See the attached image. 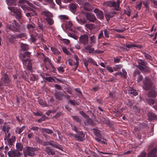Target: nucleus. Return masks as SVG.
<instances>
[{
  "instance_id": "f257e3e1",
  "label": "nucleus",
  "mask_w": 157,
  "mask_h": 157,
  "mask_svg": "<svg viewBox=\"0 0 157 157\" xmlns=\"http://www.w3.org/2000/svg\"><path fill=\"white\" fill-rule=\"evenodd\" d=\"M138 63L139 65L136 67L141 71L144 72H149L150 71L149 68L146 66L147 64V62L140 59L138 60Z\"/></svg>"
},
{
  "instance_id": "f03ea898",
  "label": "nucleus",
  "mask_w": 157,
  "mask_h": 157,
  "mask_svg": "<svg viewBox=\"0 0 157 157\" xmlns=\"http://www.w3.org/2000/svg\"><path fill=\"white\" fill-rule=\"evenodd\" d=\"M8 9L14 14V16L16 19L20 21L22 17L21 10L17 7H8Z\"/></svg>"
},
{
  "instance_id": "7ed1b4c3",
  "label": "nucleus",
  "mask_w": 157,
  "mask_h": 157,
  "mask_svg": "<svg viewBox=\"0 0 157 157\" xmlns=\"http://www.w3.org/2000/svg\"><path fill=\"white\" fill-rule=\"evenodd\" d=\"M143 88L145 90H148L151 89L153 87V83L151 80L147 77L145 78L143 81Z\"/></svg>"
},
{
  "instance_id": "20e7f679",
  "label": "nucleus",
  "mask_w": 157,
  "mask_h": 157,
  "mask_svg": "<svg viewBox=\"0 0 157 157\" xmlns=\"http://www.w3.org/2000/svg\"><path fill=\"white\" fill-rule=\"evenodd\" d=\"M8 28L13 32H19L21 29V25L19 23L14 20L11 25L9 26Z\"/></svg>"
},
{
  "instance_id": "39448f33",
  "label": "nucleus",
  "mask_w": 157,
  "mask_h": 157,
  "mask_svg": "<svg viewBox=\"0 0 157 157\" xmlns=\"http://www.w3.org/2000/svg\"><path fill=\"white\" fill-rule=\"evenodd\" d=\"M38 148L36 147L27 146L26 149L24 150L26 151V154L29 156H33L36 155L34 152L38 151Z\"/></svg>"
},
{
  "instance_id": "423d86ee",
  "label": "nucleus",
  "mask_w": 157,
  "mask_h": 157,
  "mask_svg": "<svg viewBox=\"0 0 157 157\" xmlns=\"http://www.w3.org/2000/svg\"><path fill=\"white\" fill-rule=\"evenodd\" d=\"M9 157H21L22 153L16 149L12 150L8 153Z\"/></svg>"
},
{
  "instance_id": "0eeeda50",
  "label": "nucleus",
  "mask_w": 157,
  "mask_h": 157,
  "mask_svg": "<svg viewBox=\"0 0 157 157\" xmlns=\"http://www.w3.org/2000/svg\"><path fill=\"white\" fill-rule=\"evenodd\" d=\"M64 94H66V93L64 91L61 92L60 91L56 90L55 96V98L57 100L59 101H62L63 99V97L64 95Z\"/></svg>"
},
{
  "instance_id": "6e6552de",
  "label": "nucleus",
  "mask_w": 157,
  "mask_h": 157,
  "mask_svg": "<svg viewBox=\"0 0 157 157\" xmlns=\"http://www.w3.org/2000/svg\"><path fill=\"white\" fill-rule=\"evenodd\" d=\"M88 41V36L86 35L81 36L79 38V42L80 43L84 45L87 44Z\"/></svg>"
},
{
  "instance_id": "1a4fd4ad",
  "label": "nucleus",
  "mask_w": 157,
  "mask_h": 157,
  "mask_svg": "<svg viewBox=\"0 0 157 157\" xmlns=\"http://www.w3.org/2000/svg\"><path fill=\"white\" fill-rule=\"evenodd\" d=\"M86 17L87 20L93 22H94L97 20L95 15L91 13H87L86 14Z\"/></svg>"
},
{
  "instance_id": "9d476101",
  "label": "nucleus",
  "mask_w": 157,
  "mask_h": 157,
  "mask_svg": "<svg viewBox=\"0 0 157 157\" xmlns=\"http://www.w3.org/2000/svg\"><path fill=\"white\" fill-rule=\"evenodd\" d=\"M74 137L78 140L82 141L84 139L85 135L82 131L77 132V134L74 135Z\"/></svg>"
},
{
  "instance_id": "9b49d317",
  "label": "nucleus",
  "mask_w": 157,
  "mask_h": 157,
  "mask_svg": "<svg viewBox=\"0 0 157 157\" xmlns=\"http://www.w3.org/2000/svg\"><path fill=\"white\" fill-rule=\"evenodd\" d=\"M151 90L147 94V95L149 97L155 98L156 96V93L155 91V87H153L150 89Z\"/></svg>"
},
{
  "instance_id": "f8f14e48",
  "label": "nucleus",
  "mask_w": 157,
  "mask_h": 157,
  "mask_svg": "<svg viewBox=\"0 0 157 157\" xmlns=\"http://www.w3.org/2000/svg\"><path fill=\"white\" fill-rule=\"evenodd\" d=\"M94 12L96 14L98 18L99 19H102L104 17L103 13L101 11L99 10L98 9H95Z\"/></svg>"
},
{
  "instance_id": "ddd939ff",
  "label": "nucleus",
  "mask_w": 157,
  "mask_h": 157,
  "mask_svg": "<svg viewBox=\"0 0 157 157\" xmlns=\"http://www.w3.org/2000/svg\"><path fill=\"white\" fill-rule=\"evenodd\" d=\"M52 141H47L44 142L43 143V145L44 146H47L48 145H50L52 146V147L60 149V146L52 142Z\"/></svg>"
},
{
  "instance_id": "4468645a",
  "label": "nucleus",
  "mask_w": 157,
  "mask_h": 157,
  "mask_svg": "<svg viewBox=\"0 0 157 157\" xmlns=\"http://www.w3.org/2000/svg\"><path fill=\"white\" fill-rule=\"evenodd\" d=\"M1 79L5 83L8 84L10 82L9 78L8 75L6 74H4L2 75Z\"/></svg>"
},
{
  "instance_id": "2eb2a0df",
  "label": "nucleus",
  "mask_w": 157,
  "mask_h": 157,
  "mask_svg": "<svg viewBox=\"0 0 157 157\" xmlns=\"http://www.w3.org/2000/svg\"><path fill=\"white\" fill-rule=\"evenodd\" d=\"M148 157H157V147L152 149L148 154Z\"/></svg>"
},
{
  "instance_id": "dca6fc26",
  "label": "nucleus",
  "mask_w": 157,
  "mask_h": 157,
  "mask_svg": "<svg viewBox=\"0 0 157 157\" xmlns=\"http://www.w3.org/2000/svg\"><path fill=\"white\" fill-rule=\"evenodd\" d=\"M117 14V13L115 12H111L105 15V17L107 21L110 20V19L114 17L115 15Z\"/></svg>"
},
{
  "instance_id": "f3484780",
  "label": "nucleus",
  "mask_w": 157,
  "mask_h": 157,
  "mask_svg": "<svg viewBox=\"0 0 157 157\" xmlns=\"http://www.w3.org/2000/svg\"><path fill=\"white\" fill-rule=\"evenodd\" d=\"M30 54L31 52H25L23 54L20 53L19 55V56L21 60H23V59H25L26 57H29Z\"/></svg>"
},
{
  "instance_id": "a211bd4d",
  "label": "nucleus",
  "mask_w": 157,
  "mask_h": 157,
  "mask_svg": "<svg viewBox=\"0 0 157 157\" xmlns=\"http://www.w3.org/2000/svg\"><path fill=\"white\" fill-rule=\"evenodd\" d=\"M148 118L150 121L157 119V116L153 113H149L148 114Z\"/></svg>"
},
{
  "instance_id": "6ab92c4d",
  "label": "nucleus",
  "mask_w": 157,
  "mask_h": 157,
  "mask_svg": "<svg viewBox=\"0 0 157 157\" xmlns=\"http://www.w3.org/2000/svg\"><path fill=\"white\" fill-rule=\"evenodd\" d=\"M93 46V44H88L84 47V49L86 50H89V53H94L95 51L94 48H92L91 47Z\"/></svg>"
},
{
  "instance_id": "aec40b11",
  "label": "nucleus",
  "mask_w": 157,
  "mask_h": 157,
  "mask_svg": "<svg viewBox=\"0 0 157 157\" xmlns=\"http://www.w3.org/2000/svg\"><path fill=\"white\" fill-rule=\"evenodd\" d=\"M7 140L8 145L12 146L13 145V143L16 140V137L15 136H12L10 139H8Z\"/></svg>"
},
{
  "instance_id": "412c9836",
  "label": "nucleus",
  "mask_w": 157,
  "mask_h": 157,
  "mask_svg": "<svg viewBox=\"0 0 157 157\" xmlns=\"http://www.w3.org/2000/svg\"><path fill=\"white\" fill-rule=\"evenodd\" d=\"M41 14L43 16H46L47 18H52L53 15L48 11H45L41 13Z\"/></svg>"
},
{
  "instance_id": "4be33fe9",
  "label": "nucleus",
  "mask_w": 157,
  "mask_h": 157,
  "mask_svg": "<svg viewBox=\"0 0 157 157\" xmlns=\"http://www.w3.org/2000/svg\"><path fill=\"white\" fill-rule=\"evenodd\" d=\"M29 10L32 11L33 12H29L27 13L26 14V16L27 17H31L32 16H34L35 15H36L37 14L35 11L33 9L29 8L28 9Z\"/></svg>"
},
{
  "instance_id": "5701e85b",
  "label": "nucleus",
  "mask_w": 157,
  "mask_h": 157,
  "mask_svg": "<svg viewBox=\"0 0 157 157\" xmlns=\"http://www.w3.org/2000/svg\"><path fill=\"white\" fill-rule=\"evenodd\" d=\"M21 51H27L29 49V48L28 45L26 44H23L21 43Z\"/></svg>"
},
{
  "instance_id": "b1692460",
  "label": "nucleus",
  "mask_w": 157,
  "mask_h": 157,
  "mask_svg": "<svg viewBox=\"0 0 157 157\" xmlns=\"http://www.w3.org/2000/svg\"><path fill=\"white\" fill-rule=\"evenodd\" d=\"M45 151L49 155H53L55 154V151L49 147H46L45 148Z\"/></svg>"
},
{
  "instance_id": "393cba45",
  "label": "nucleus",
  "mask_w": 157,
  "mask_h": 157,
  "mask_svg": "<svg viewBox=\"0 0 157 157\" xmlns=\"http://www.w3.org/2000/svg\"><path fill=\"white\" fill-rule=\"evenodd\" d=\"M84 9L87 11H90L93 9L92 7L88 2H86L84 5Z\"/></svg>"
},
{
  "instance_id": "a878e982",
  "label": "nucleus",
  "mask_w": 157,
  "mask_h": 157,
  "mask_svg": "<svg viewBox=\"0 0 157 157\" xmlns=\"http://www.w3.org/2000/svg\"><path fill=\"white\" fill-rule=\"evenodd\" d=\"M16 150H18L19 151H22L23 149V145L21 143H17L16 144Z\"/></svg>"
},
{
  "instance_id": "bb28decb",
  "label": "nucleus",
  "mask_w": 157,
  "mask_h": 157,
  "mask_svg": "<svg viewBox=\"0 0 157 157\" xmlns=\"http://www.w3.org/2000/svg\"><path fill=\"white\" fill-rule=\"evenodd\" d=\"M85 27L90 30H91L95 28L94 25L92 24H86L85 25Z\"/></svg>"
},
{
  "instance_id": "cd10ccee",
  "label": "nucleus",
  "mask_w": 157,
  "mask_h": 157,
  "mask_svg": "<svg viewBox=\"0 0 157 157\" xmlns=\"http://www.w3.org/2000/svg\"><path fill=\"white\" fill-rule=\"evenodd\" d=\"M19 2L20 3H26L29 6L33 8H35V6L33 4L26 1V0H20Z\"/></svg>"
},
{
  "instance_id": "c85d7f7f",
  "label": "nucleus",
  "mask_w": 157,
  "mask_h": 157,
  "mask_svg": "<svg viewBox=\"0 0 157 157\" xmlns=\"http://www.w3.org/2000/svg\"><path fill=\"white\" fill-rule=\"evenodd\" d=\"M93 129L95 135L97 137L102 138V136L99 132V130L96 128H93Z\"/></svg>"
},
{
  "instance_id": "c756f323",
  "label": "nucleus",
  "mask_w": 157,
  "mask_h": 157,
  "mask_svg": "<svg viewBox=\"0 0 157 157\" xmlns=\"http://www.w3.org/2000/svg\"><path fill=\"white\" fill-rule=\"evenodd\" d=\"M25 126H23L21 128H17L15 130V132L16 133H17L19 134H20L25 128Z\"/></svg>"
},
{
  "instance_id": "7c9ffc66",
  "label": "nucleus",
  "mask_w": 157,
  "mask_h": 157,
  "mask_svg": "<svg viewBox=\"0 0 157 157\" xmlns=\"http://www.w3.org/2000/svg\"><path fill=\"white\" fill-rule=\"evenodd\" d=\"M146 102L149 105H153L155 102V100L151 98H146Z\"/></svg>"
},
{
  "instance_id": "2f4dec72",
  "label": "nucleus",
  "mask_w": 157,
  "mask_h": 157,
  "mask_svg": "<svg viewBox=\"0 0 157 157\" xmlns=\"http://www.w3.org/2000/svg\"><path fill=\"white\" fill-rule=\"evenodd\" d=\"M69 7L70 10L71 11H75L77 8L76 5L73 3H70L69 4Z\"/></svg>"
},
{
  "instance_id": "473e14b6",
  "label": "nucleus",
  "mask_w": 157,
  "mask_h": 157,
  "mask_svg": "<svg viewBox=\"0 0 157 157\" xmlns=\"http://www.w3.org/2000/svg\"><path fill=\"white\" fill-rule=\"evenodd\" d=\"M90 42L89 44H95L96 43V38L94 36H93L90 37Z\"/></svg>"
},
{
  "instance_id": "72a5a7b5",
  "label": "nucleus",
  "mask_w": 157,
  "mask_h": 157,
  "mask_svg": "<svg viewBox=\"0 0 157 157\" xmlns=\"http://www.w3.org/2000/svg\"><path fill=\"white\" fill-rule=\"evenodd\" d=\"M41 131L43 132H46L48 134H51L53 133V132L52 130L48 129L43 128H41Z\"/></svg>"
},
{
  "instance_id": "f704fd0d",
  "label": "nucleus",
  "mask_w": 157,
  "mask_h": 157,
  "mask_svg": "<svg viewBox=\"0 0 157 157\" xmlns=\"http://www.w3.org/2000/svg\"><path fill=\"white\" fill-rule=\"evenodd\" d=\"M45 20L50 25H52L54 23V21L51 18H46Z\"/></svg>"
},
{
  "instance_id": "c9c22d12",
  "label": "nucleus",
  "mask_w": 157,
  "mask_h": 157,
  "mask_svg": "<svg viewBox=\"0 0 157 157\" xmlns=\"http://www.w3.org/2000/svg\"><path fill=\"white\" fill-rule=\"evenodd\" d=\"M142 53L144 55V57L146 59L150 60H152V58L150 55L147 53L145 52H143Z\"/></svg>"
},
{
  "instance_id": "e433bc0d",
  "label": "nucleus",
  "mask_w": 157,
  "mask_h": 157,
  "mask_svg": "<svg viewBox=\"0 0 157 157\" xmlns=\"http://www.w3.org/2000/svg\"><path fill=\"white\" fill-rule=\"evenodd\" d=\"M129 93L130 94H132L135 96L137 95L138 93L136 90H134L132 88H131L129 91Z\"/></svg>"
},
{
  "instance_id": "4c0bfd02",
  "label": "nucleus",
  "mask_w": 157,
  "mask_h": 157,
  "mask_svg": "<svg viewBox=\"0 0 157 157\" xmlns=\"http://www.w3.org/2000/svg\"><path fill=\"white\" fill-rule=\"evenodd\" d=\"M125 47L128 48H130L132 47H136L138 48H140V45H137L136 44H126L125 45Z\"/></svg>"
},
{
  "instance_id": "58836bf2",
  "label": "nucleus",
  "mask_w": 157,
  "mask_h": 157,
  "mask_svg": "<svg viewBox=\"0 0 157 157\" xmlns=\"http://www.w3.org/2000/svg\"><path fill=\"white\" fill-rule=\"evenodd\" d=\"M10 129V127L7 125H4L2 128V130L4 132H6L8 133L9 132Z\"/></svg>"
},
{
  "instance_id": "ea45409f",
  "label": "nucleus",
  "mask_w": 157,
  "mask_h": 157,
  "mask_svg": "<svg viewBox=\"0 0 157 157\" xmlns=\"http://www.w3.org/2000/svg\"><path fill=\"white\" fill-rule=\"evenodd\" d=\"M8 5H14L16 2V0H6Z\"/></svg>"
},
{
  "instance_id": "a19ab883",
  "label": "nucleus",
  "mask_w": 157,
  "mask_h": 157,
  "mask_svg": "<svg viewBox=\"0 0 157 157\" xmlns=\"http://www.w3.org/2000/svg\"><path fill=\"white\" fill-rule=\"evenodd\" d=\"M42 78L44 79H45V80L48 81L49 82H52V81H54L55 80L51 77H44L41 75Z\"/></svg>"
},
{
  "instance_id": "79ce46f5",
  "label": "nucleus",
  "mask_w": 157,
  "mask_h": 157,
  "mask_svg": "<svg viewBox=\"0 0 157 157\" xmlns=\"http://www.w3.org/2000/svg\"><path fill=\"white\" fill-rule=\"evenodd\" d=\"M26 36V34L25 33H21L18 35L15 36L14 38H21L23 37H25Z\"/></svg>"
},
{
  "instance_id": "37998d69",
  "label": "nucleus",
  "mask_w": 157,
  "mask_h": 157,
  "mask_svg": "<svg viewBox=\"0 0 157 157\" xmlns=\"http://www.w3.org/2000/svg\"><path fill=\"white\" fill-rule=\"evenodd\" d=\"M62 49L63 52L65 54L67 55H69L70 54V52L67 50V48L66 47H62Z\"/></svg>"
},
{
  "instance_id": "c03bdc74",
  "label": "nucleus",
  "mask_w": 157,
  "mask_h": 157,
  "mask_svg": "<svg viewBox=\"0 0 157 157\" xmlns=\"http://www.w3.org/2000/svg\"><path fill=\"white\" fill-rule=\"evenodd\" d=\"M27 28L28 29H30L31 28H34L35 27V24L32 23V24H28L26 26Z\"/></svg>"
},
{
  "instance_id": "a18cd8bd",
  "label": "nucleus",
  "mask_w": 157,
  "mask_h": 157,
  "mask_svg": "<svg viewBox=\"0 0 157 157\" xmlns=\"http://www.w3.org/2000/svg\"><path fill=\"white\" fill-rule=\"evenodd\" d=\"M51 49L52 51L53 52V54H55L60 53V52L56 48H52Z\"/></svg>"
},
{
  "instance_id": "49530a36",
  "label": "nucleus",
  "mask_w": 157,
  "mask_h": 157,
  "mask_svg": "<svg viewBox=\"0 0 157 157\" xmlns=\"http://www.w3.org/2000/svg\"><path fill=\"white\" fill-rule=\"evenodd\" d=\"M72 117L74 120L76 121L77 122H80L81 121V120L77 116H72Z\"/></svg>"
},
{
  "instance_id": "de8ad7c7",
  "label": "nucleus",
  "mask_w": 157,
  "mask_h": 157,
  "mask_svg": "<svg viewBox=\"0 0 157 157\" xmlns=\"http://www.w3.org/2000/svg\"><path fill=\"white\" fill-rule=\"evenodd\" d=\"M140 74V72L138 69L135 70L133 73V75L134 77L135 78L136 75H139Z\"/></svg>"
},
{
  "instance_id": "09e8293b",
  "label": "nucleus",
  "mask_w": 157,
  "mask_h": 157,
  "mask_svg": "<svg viewBox=\"0 0 157 157\" xmlns=\"http://www.w3.org/2000/svg\"><path fill=\"white\" fill-rule=\"evenodd\" d=\"M137 5L136 6V9H138V10H140L141 8V7L142 5V2H141L139 3H137L136 2Z\"/></svg>"
},
{
  "instance_id": "8fccbe9b",
  "label": "nucleus",
  "mask_w": 157,
  "mask_h": 157,
  "mask_svg": "<svg viewBox=\"0 0 157 157\" xmlns=\"http://www.w3.org/2000/svg\"><path fill=\"white\" fill-rule=\"evenodd\" d=\"M122 73L121 76L124 78H126L127 76V72L124 69H122Z\"/></svg>"
},
{
  "instance_id": "3c124183",
  "label": "nucleus",
  "mask_w": 157,
  "mask_h": 157,
  "mask_svg": "<svg viewBox=\"0 0 157 157\" xmlns=\"http://www.w3.org/2000/svg\"><path fill=\"white\" fill-rule=\"evenodd\" d=\"M23 64V65H26L27 64V62H28V63H30V60L29 59H23V60H21Z\"/></svg>"
},
{
  "instance_id": "603ef678",
  "label": "nucleus",
  "mask_w": 157,
  "mask_h": 157,
  "mask_svg": "<svg viewBox=\"0 0 157 157\" xmlns=\"http://www.w3.org/2000/svg\"><path fill=\"white\" fill-rule=\"evenodd\" d=\"M68 35L69 36L74 38L75 40H77L78 39V36L74 34L69 33Z\"/></svg>"
},
{
  "instance_id": "864d4df0",
  "label": "nucleus",
  "mask_w": 157,
  "mask_h": 157,
  "mask_svg": "<svg viewBox=\"0 0 157 157\" xmlns=\"http://www.w3.org/2000/svg\"><path fill=\"white\" fill-rule=\"evenodd\" d=\"M122 67V65L121 64L115 65L113 69L115 71H116L118 69H121Z\"/></svg>"
},
{
  "instance_id": "5fc2aeb1",
  "label": "nucleus",
  "mask_w": 157,
  "mask_h": 157,
  "mask_svg": "<svg viewBox=\"0 0 157 157\" xmlns=\"http://www.w3.org/2000/svg\"><path fill=\"white\" fill-rule=\"evenodd\" d=\"M68 102L73 105H79L80 104L79 103L76 102H73V101L71 100H69L68 101Z\"/></svg>"
},
{
  "instance_id": "6e6d98bb",
  "label": "nucleus",
  "mask_w": 157,
  "mask_h": 157,
  "mask_svg": "<svg viewBox=\"0 0 157 157\" xmlns=\"http://www.w3.org/2000/svg\"><path fill=\"white\" fill-rule=\"evenodd\" d=\"M104 33L103 31H101L100 33H99L98 37V40L101 38H102L104 37V35H103Z\"/></svg>"
},
{
  "instance_id": "4d7b16f0",
  "label": "nucleus",
  "mask_w": 157,
  "mask_h": 157,
  "mask_svg": "<svg viewBox=\"0 0 157 157\" xmlns=\"http://www.w3.org/2000/svg\"><path fill=\"white\" fill-rule=\"evenodd\" d=\"M37 77L34 75H32L30 77V80L32 81H34L37 79Z\"/></svg>"
},
{
  "instance_id": "13d9d810",
  "label": "nucleus",
  "mask_w": 157,
  "mask_h": 157,
  "mask_svg": "<svg viewBox=\"0 0 157 157\" xmlns=\"http://www.w3.org/2000/svg\"><path fill=\"white\" fill-rule=\"evenodd\" d=\"M143 79V76L140 74L138 76V78L137 79V81L138 82H141Z\"/></svg>"
},
{
  "instance_id": "bf43d9fd",
  "label": "nucleus",
  "mask_w": 157,
  "mask_h": 157,
  "mask_svg": "<svg viewBox=\"0 0 157 157\" xmlns=\"http://www.w3.org/2000/svg\"><path fill=\"white\" fill-rule=\"evenodd\" d=\"M68 63L71 66L76 65V63L75 62H73L72 59H70L68 60Z\"/></svg>"
},
{
  "instance_id": "052dcab7",
  "label": "nucleus",
  "mask_w": 157,
  "mask_h": 157,
  "mask_svg": "<svg viewBox=\"0 0 157 157\" xmlns=\"http://www.w3.org/2000/svg\"><path fill=\"white\" fill-rule=\"evenodd\" d=\"M87 62L90 63H94V61L91 58H87L85 60Z\"/></svg>"
},
{
  "instance_id": "680f3d73",
  "label": "nucleus",
  "mask_w": 157,
  "mask_h": 157,
  "mask_svg": "<svg viewBox=\"0 0 157 157\" xmlns=\"http://www.w3.org/2000/svg\"><path fill=\"white\" fill-rule=\"evenodd\" d=\"M60 18L62 20L68 19V17L65 15H61L59 16Z\"/></svg>"
},
{
  "instance_id": "e2e57ef3",
  "label": "nucleus",
  "mask_w": 157,
  "mask_h": 157,
  "mask_svg": "<svg viewBox=\"0 0 157 157\" xmlns=\"http://www.w3.org/2000/svg\"><path fill=\"white\" fill-rule=\"evenodd\" d=\"M30 128L31 130L33 131H37L38 129H40V130H41V128H39L37 127H33L31 128Z\"/></svg>"
},
{
  "instance_id": "0e129e2a",
  "label": "nucleus",
  "mask_w": 157,
  "mask_h": 157,
  "mask_svg": "<svg viewBox=\"0 0 157 157\" xmlns=\"http://www.w3.org/2000/svg\"><path fill=\"white\" fill-rule=\"evenodd\" d=\"M57 69L58 71L60 72L63 73L64 71L63 68V67H58Z\"/></svg>"
},
{
  "instance_id": "69168bd1",
  "label": "nucleus",
  "mask_w": 157,
  "mask_h": 157,
  "mask_svg": "<svg viewBox=\"0 0 157 157\" xmlns=\"http://www.w3.org/2000/svg\"><path fill=\"white\" fill-rule=\"evenodd\" d=\"M38 26L40 29L42 31H43L44 26L43 24H41L40 22H39L38 23Z\"/></svg>"
},
{
  "instance_id": "338daca9",
  "label": "nucleus",
  "mask_w": 157,
  "mask_h": 157,
  "mask_svg": "<svg viewBox=\"0 0 157 157\" xmlns=\"http://www.w3.org/2000/svg\"><path fill=\"white\" fill-rule=\"evenodd\" d=\"M27 68L30 71L32 69V65L31 63H28V64L27 65Z\"/></svg>"
},
{
  "instance_id": "774afa93",
  "label": "nucleus",
  "mask_w": 157,
  "mask_h": 157,
  "mask_svg": "<svg viewBox=\"0 0 157 157\" xmlns=\"http://www.w3.org/2000/svg\"><path fill=\"white\" fill-rule=\"evenodd\" d=\"M146 155V153L143 151L138 156V157H145Z\"/></svg>"
}]
</instances>
